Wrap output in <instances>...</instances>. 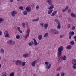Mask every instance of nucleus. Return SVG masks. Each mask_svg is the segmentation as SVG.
Segmentation results:
<instances>
[{"mask_svg": "<svg viewBox=\"0 0 76 76\" xmlns=\"http://www.w3.org/2000/svg\"><path fill=\"white\" fill-rule=\"evenodd\" d=\"M70 44L71 45H74V44H75V42L74 41H72L70 42Z\"/></svg>", "mask_w": 76, "mask_h": 76, "instance_id": "nucleus-33", "label": "nucleus"}, {"mask_svg": "<svg viewBox=\"0 0 76 76\" xmlns=\"http://www.w3.org/2000/svg\"><path fill=\"white\" fill-rule=\"evenodd\" d=\"M10 2H12L13 1V0H10Z\"/></svg>", "mask_w": 76, "mask_h": 76, "instance_id": "nucleus-58", "label": "nucleus"}, {"mask_svg": "<svg viewBox=\"0 0 76 76\" xmlns=\"http://www.w3.org/2000/svg\"><path fill=\"white\" fill-rule=\"evenodd\" d=\"M62 59L63 60H66L67 58L66 57V56L64 55L63 56V57H61Z\"/></svg>", "mask_w": 76, "mask_h": 76, "instance_id": "nucleus-18", "label": "nucleus"}, {"mask_svg": "<svg viewBox=\"0 0 76 76\" xmlns=\"http://www.w3.org/2000/svg\"><path fill=\"white\" fill-rule=\"evenodd\" d=\"M57 28H58V29H60V28H61V25H60V23H58L57 26Z\"/></svg>", "mask_w": 76, "mask_h": 76, "instance_id": "nucleus-26", "label": "nucleus"}, {"mask_svg": "<svg viewBox=\"0 0 76 76\" xmlns=\"http://www.w3.org/2000/svg\"><path fill=\"white\" fill-rule=\"evenodd\" d=\"M2 75L3 76H6V72H4L2 73Z\"/></svg>", "mask_w": 76, "mask_h": 76, "instance_id": "nucleus-38", "label": "nucleus"}, {"mask_svg": "<svg viewBox=\"0 0 76 76\" xmlns=\"http://www.w3.org/2000/svg\"><path fill=\"white\" fill-rule=\"evenodd\" d=\"M26 9L27 12H30V10L31 9V7H28L26 8Z\"/></svg>", "mask_w": 76, "mask_h": 76, "instance_id": "nucleus-13", "label": "nucleus"}, {"mask_svg": "<svg viewBox=\"0 0 76 76\" xmlns=\"http://www.w3.org/2000/svg\"><path fill=\"white\" fill-rule=\"evenodd\" d=\"M72 64H76V60L75 59H73L72 60Z\"/></svg>", "mask_w": 76, "mask_h": 76, "instance_id": "nucleus-9", "label": "nucleus"}, {"mask_svg": "<svg viewBox=\"0 0 76 76\" xmlns=\"http://www.w3.org/2000/svg\"><path fill=\"white\" fill-rule=\"evenodd\" d=\"M60 76V74L59 73H58L57 74V76Z\"/></svg>", "mask_w": 76, "mask_h": 76, "instance_id": "nucleus-56", "label": "nucleus"}, {"mask_svg": "<svg viewBox=\"0 0 76 76\" xmlns=\"http://www.w3.org/2000/svg\"><path fill=\"white\" fill-rule=\"evenodd\" d=\"M75 34V32H74L73 31H70L69 33V34L70 35H71L72 36H73Z\"/></svg>", "mask_w": 76, "mask_h": 76, "instance_id": "nucleus-22", "label": "nucleus"}, {"mask_svg": "<svg viewBox=\"0 0 76 76\" xmlns=\"http://www.w3.org/2000/svg\"><path fill=\"white\" fill-rule=\"evenodd\" d=\"M33 76H37V75H36V74H34L33 75Z\"/></svg>", "mask_w": 76, "mask_h": 76, "instance_id": "nucleus-57", "label": "nucleus"}, {"mask_svg": "<svg viewBox=\"0 0 76 76\" xmlns=\"http://www.w3.org/2000/svg\"><path fill=\"white\" fill-rule=\"evenodd\" d=\"M26 64V62H23L22 63H21V64L23 66H24L25 65V64Z\"/></svg>", "mask_w": 76, "mask_h": 76, "instance_id": "nucleus-34", "label": "nucleus"}, {"mask_svg": "<svg viewBox=\"0 0 76 76\" xmlns=\"http://www.w3.org/2000/svg\"><path fill=\"white\" fill-rule=\"evenodd\" d=\"M1 60V57H0V60Z\"/></svg>", "mask_w": 76, "mask_h": 76, "instance_id": "nucleus-61", "label": "nucleus"}, {"mask_svg": "<svg viewBox=\"0 0 76 76\" xmlns=\"http://www.w3.org/2000/svg\"><path fill=\"white\" fill-rule=\"evenodd\" d=\"M35 63H36V61H33L31 63V64L33 67H35Z\"/></svg>", "mask_w": 76, "mask_h": 76, "instance_id": "nucleus-12", "label": "nucleus"}, {"mask_svg": "<svg viewBox=\"0 0 76 76\" xmlns=\"http://www.w3.org/2000/svg\"><path fill=\"white\" fill-rule=\"evenodd\" d=\"M4 37L5 38H7V37H8V38H10V37L9 34H5L4 35Z\"/></svg>", "mask_w": 76, "mask_h": 76, "instance_id": "nucleus-27", "label": "nucleus"}, {"mask_svg": "<svg viewBox=\"0 0 76 76\" xmlns=\"http://www.w3.org/2000/svg\"><path fill=\"white\" fill-rule=\"evenodd\" d=\"M62 70V68L61 67H59L58 68H57L56 70L57 72H60V71H61Z\"/></svg>", "mask_w": 76, "mask_h": 76, "instance_id": "nucleus-10", "label": "nucleus"}, {"mask_svg": "<svg viewBox=\"0 0 76 76\" xmlns=\"http://www.w3.org/2000/svg\"><path fill=\"white\" fill-rule=\"evenodd\" d=\"M17 0V1H19V0Z\"/></svg>", "mask_w": 76, "mask_h": 76, "instance_id": "nucleus-62", "label": "nucleus"}, {"mask_svg": "<svg viewBox=\"0 0 76 76\" xmlns=\"http://www.w3.org/2000/svg\"><path fill=\"white\" fill-rule=\"evenodd\" d=\"M68 8H69V7L68 6H66V10H67V9H68Z\"/></svg>", "mask_w": 76, "mask_h": 76, "instance_id": "nucleus-53", "label": "nucleus"}, {"mask_svg": "<svg viewBox=\"0 0 76 76\" xmlns=\"http://www.w3.org/2000/svg\"><path fill=\"white\" fill-rule=\"evenodd\" d=\"M19 8L20 10H23V8L22 6L19 7Z\"/></svg>", "mask_w": 76, "mask_h": 76, "instance_id": "nucleus-37", "label": "nucleus"}, {"mask_svg": "<svg viewBox=\"0 0 76 76\" xmlns=\"http://www.w3.org/2000/svg\"><path fill=\"white\" fill-rule=\"evenodd\" d=\"M44 25L45 29H47V27H48V24H45Z\"/></svg>", "mask_w": 76, "mask_h": 76, "instance_id": "nucleus-29", "label": "nucleus"}, {"mask_svg": "<svg viewBox=\"0 0 76 76\" xmlns=\"http://www.w3.org/2000/svg\"><path fill=\"white\" fill-rule=\"evenodd\" d=\"M23 57H24V58H25V57H29V55L28 54V53L24 54L23 55Z\"/></svg>", "mask_w": 76, "mask_h": 76, "instance_id": "nucleus-15", "label": "nucleus"}, {"mask_svg": "<svg viewBox=\"0 0 76 76\" xmlns=\"http://www.w3.org/2000/svg\"><path fill=\"white\" fill-rule=\"evenodd\" d=\"M29 32H30V29H28L26 32V34L27 37L29 36Z\"/></svg>", "mask_w": 76, "mask_h": 76, "instance_id": "nucleus-23", "label": "nucleus"}, {"mask_svg": "<svg viewBox=\"0 0 76 76\" xmlns=\"http://www.w3.org/2000/svg\"><path fill=\"white\" fill-rule=\"evenodd\" d=\"M40 25L42 28H43V27H44V23H43L42 22L41 23Z\"/></svg>", "mask_w": 76, "mask_h": 76, "instance_id": "nucleus-42", "label": "nucleus"}, {"mask_svg": "<svg viewBox=\"0 0 76 76\" xmlns=\"http://www.w3.org/2000/svg\"><path fill=\"white\" fill-rule=\"evenodd\" d=\"M75 26H73L72 28V30L73 31V30H75Z\"/></svg>", "mask_w": 76, "mask_h": 76, "instance_id": "nucleus-47", "label": "nucleus"}, {"mask_svg": "<svg viewBox=\"0 0 76 76\" xmlns=\"http://www.w3.org/2000/svg\"><path fill=\"white\" fill-rule=\"evenodd\" d=\"M48 33H46L44 35V37H48Z\"/></svg>", "mask_w": 76, "mask_h": 76, "instance_id": "nucleus-32", "label": "nucleus"}, {"mask_svg": "<svg viewBox=\"0 0 76 76\" xmlns=\"http://www.w3.org/2000/svg\"><path fill=\"white\" fill-rule=\"evenodd\" d=\"M50 5H51V6L48 8V9L49 10H51V9H53L54 7V6L53 4Z\"/></svg>", "mask_w": 76, "mask_h": 76, "instance_id": "nucleus-8", "label": "nucleus"}, {"mask_svg": "<svg viewBox=\"0 0 76 76\" xmlns=\"http://www.w3.org/2000/svg\"><path fill=\"white\" fill-rule=\"evenodd\" d=\"M17 29L20 33H22V31L20 30V27H17Z\"/></svg>", "mask_w": 76, "mask_h": 76, "instance_id": "nucleus-24", "label": "nucleus"}, {"mask_svg": "<svg viewBox=\"0 0 76 76\" xmlns=\"http://www.w3.org/2000/svg\"><path fill=\"white\" fill-rule=\"evenodd\" d=\"M72 37V36L69 35V39H71V37Z\"/></svg>", "mask_w": 76, "mask_h": 76, "instance_id": "nucleus-50", "label": "nucleus"}, {"mask_svg": "<svg viewBox=\"0 0 76 76\" xmlns=\"http://www.w3.org/2000/svg\"><path fill=\"white\" fill-rule=\"evenodd\" d=\"M74 38L75 39V42H76V36L74 37Z\"/></svg>", "mask_w": 76, "mask_h": 76, "instance_id": "nucleus-52", "label": "nucleus"}, {"mask_svg": "<svg viewBox=\"0 0 76 76\" xmlns=\"http://www.w3.org/2000/svg\"><path fill=\"white\" fill-rule=\"evenodd\" d=\"M36 9L37 10H38V9H39V6L37 5L36 7Z\"/></svg>", "mask_w": 76, "mask_h": 76, "instance_id": "nucleus-43", "label": "nucleus"}, {"mask_svg": "<svg viewBox=\"0 0 76 76\" xmlns=\"http://www.w3.org/2000/svg\"><path fill=\"white\" fill-rule=\"evenodd\" d=\"M61 76H64V73L63 72H61Z\"/></svg>", "mask_w": 76, "mask_h": 76, "instance_id": "nucleus-46", "label": "nucleus"}, {"mask_svg": "<svg viewBox=\"0 0 76 76\" xmlns=\"http://www.w3.org/2000/svg\"><path fill=\"white\" fill-rule=\"evenodd\" d=\"M55 20V22H56L57 23H58V22H59L58 21V20L57 19H56Z\"/></svg>", "mask_w": 76, "mask_h": 76, "instance_id": "nucleus-48", "label": "nucleus"}, {"mask_svg": "<svg viewBox=\"0 0 76 76\" xmlns=\"http://www.w3.org/2000/svg\"><path fill=\"white\" fill-rule=\"evenodd\" d=\"M33 40L34 41V45H38V43L37 42L36 40L34 38L33 39Z\"/></svg>", "mask_w": 76, "mask_h": 76, "instance_id": "nucleus-20", "label": "nucleus"}, {"mask_svg": "<svg viewBox=\"0 0 76 76\" xmlns=\"http://www.w3.org/2000/svg\"><path fill=\"white\" fill-rule=\"evenodd\" d=\"M22 63V61L20 60H18L15 62V64L17 66H20Z\"/></svg>", "mask_w": 76, "mask_h": 76, "instance_id": "nucleus-5", "label": "nucleus"}, {"mask_svg": "<svg viewBox=\"0 0 76 76\" xmlns=\"http://www.w3.org/2000/svg\"><path fill=\"white\" fill-rule=\"evenodd\" d=\"M66 9H64L62 10V11L63 12H66Z\"/></svg>", "mask_w": 76, "mask_h": 76, "instance_id": "nucleus-44", "label": "nucleus"}, {"mask_svg": "<svg viewBox=\"0 0 76 76\" xmlns=\"http://www.w3.org/2000/svg\"><path fill=\"white\" fill-rule=\"evenodd\" d=\"M39 20V18H37L36 19H33L32 20V22H38Z\"/></svg>", "mask_w": 76, "mask_h": 76, "instance_id": "nucleus-11", "label": "nucleus"}, {"mask_svg": "<svg viewBox=\"0 0 76 76\" xmlns=\"http://www.w3.org/2000/svg\"><path fill=\"white\" fill-rule=\"evenodd\" d=\"M7 43L10 45H13L15 44V42L12 40H10L7 41Z\"/></svg>", "mask_w": 76, "mask_h": 76, "instance_id": "nucleus-4", "label": "nucleus"}, {"mask_svg": "<svg viewBox=\"0 0 76 76\" xmlns=\"http://www.w3.org/2000/svg\"><path fill=\"white\" fill-rule=\"evenodd\" d=\"M63 50V46H60L58 49V57H60L62 53V51Z\"/></svg>", "mask_w": 76, "mask_h": 76, "instance_id": "nucleus-1", "label": "nucleus"}, {"mask_svg": "<svg viewBox=\"0 0 76 76\" xmlns=\"http://www.w3.org/2000/svg\"><path fill=\"white\" fill-rule=\"evenodd\" d=\"M16 38L17 39H19V38H20V36H19L18 35H17L16 36Z\"/></svg>", "mask_w": 76, "mask_h": 76, "instance_id": "nucleus-40", "label": "nucleus"}, {"mask_svg": "<svg viewBox=\"0 0 76 76\" xmlns=\"http://www.w3.org/2000/svg\"><path fill=\"white\" fill-rule=\"evenodd\" d=\"M4 21V19L3 18H0V23H2L3 21Z\"/></svg>", "mask_w": 76, "mask_h": 76, "instance_id": "nucleus-31", "label": "nucleus"}, {"mask_svg": "<svg viewBox=\"0 0 76 76\" xmlns=\"http://www.w3.org/2000/svg\"><path fill=\"white\" fill-rule=\"evenodd\" d=\"M33 44H34V42L33 41H31L28 43V45L29 46H31V45H32Z\"/></svg>", "mask_w": 76, "mask_h": 76, "instance_id": "nucleus-28", "label": "nucleus"}, {"mask_svg": "<svg viewBox=\"0 0 76 76\" xmlns=\"http://www.w3.org/2000/svg\"><path fill=\"white\" fill-rule=\"evenodd\" d=\"M71 27V26H70V24L68 25V28H70Z\"/></svg>", "mask_w": 76, "mask_h": 76, "instance_id": "nucleus-49", "label": "nucleus"}, {"mask_svg": "<svg viewBox=\"0 0 76 76\" xmlns=\"http://www.w3.org/2000/svg\"><path fill=\"white\" fill-rule=\"evenodd\" d=\"M53 10H50L48 11V14L49 15H50V14H51L52 12L53 11Z\"/></svg>", "mask_w": 76, "mask_h": 76, "instance_id": "nucleus-21", "label": "nucleus"}, {"mask_svg": "<svg viewBox=\"0 0 76 76\" xmlns=\"http://www.w3.org/2000/svg\"><path fill=\"white\" fill-rule=\"evenodd\" d=\"M63 37V35H60V38H61Z\"/></svg>", "mask_w": 76, "mask_h": 76, "instance_id": "nucleus-54", "label": "nucleus"}, {"mask_svg": "<svg viewBox=\"0 0 76 76\" xmlns=\"http://www.w3.org/2000/svg\"><path fill=\"white\" fill-rule=\"evenodd\" d=\"M61 60H62V58L61 57L59 58L58 59V63H60L61 61Z\"/></svg>", "mask_w": 76, "mask_h": 76, "instance_id": "nucleus-25", "label": "nucleus"}, {"mask_svg": "<svg viewBox=\"0 0 76 76\" xmlns=\"http://www.w3.org/2000/svg\"><path fill=\"white\" fill-rule=\"evenodd\" d=\"M0 52L1 53H2V54H4V49L3 48H1V49Z\"/></svg>", "mask_w": 76, "mask_h": 76, "instance_id": "nucleus-30", "label": "nucleus"}, {"mask_svg": "<svg viewBox=\"0 0 76 76\" xmlns=\"http://www.w3.org/2000/svg\"><path fill=\"white\" fill-rule=\"evenodd\" d=\"M57 12V11H55L54 12H53L52 14L51 15V16H54V15L56 14V13Z\"/></svg>", "mask_w": 76, "mask_h": 76, "instance_id": "nucleus-17", "label": "nucleus"}, {"mask_svg": "<svg viewBox=\"0 0 76 76\" xmlns=\"http://www.w3.org/2000/svg\"><path fill=\"white\" fill-rule=\"evenodd\" d=\"M73 65L72 66V67L74 69H76V64H73Z\"/></svg>", "mask_w": 76, "mask_h": 76, "instance_id": "nucleus-35", "label": "nucleus"}, {"mask_svg": "<svg viewBox=\"0 0 76 76\" xmlns=\"http://www.w3.org/2000/svg\"><path fill=\"white\" fill-rule=\"evenodd\" d=\"M38 38L39 40L41 41V39H42V35H40L38 37Z\"/></svg>", "mask_w": 76, "mask_h": 76, "instance_id": "nucleus-16", "label": "nucleus"}, {"mask_svg": "<svg viewBox=\"0 0 76 76\" xmlns=\"http://www.w3.org/2000/svg\"><path fill=\"white\" fill-rule=\"evenodd\" d=\"M71 16H72V17H73V18H75L76 17V14L73 13V12H72L71 13Z\"/></svg>", "mask_w": 76, "mask_h": 76, "instance_id": "nucleus-14", "label": "nucleus"}, {"mask_svg": "<svg viewBox=\"0 0 76 76\" xmlns=\"http://www.w3.org/2000/svg\"><path fill=\"white\" fill-rule=\"evenodd\" d=\"M2 32L1 31H0V36L2 35Z\"/></svg>", "mask_w": 76, "mask_h": 76, "instance_id": "nucleus-51", "label": "nucleus"}, {"mask_svg": "<svg viewBox=\"0 0 76 76\" xmlns=\"http://www.w3.org/2000/svg\"><path fill=\"white\" fill-rule=\"evenodd\" d=\"M45 68L46 69H50L51 67V64H50L48 65L49 63L48 62V61L45 62Z\"/></svg>", "mask_w": 76, "mask_h": 76, "instance_id": "nucleus-2", "label": "nucleus"}, {"mask_svg": "<svg viewBox=\"0 0 76 76\" xmlns=\"http://www.w3.org/2000/svg\"><path fill=\"white\" fill-rule=\"evenodd\" d=\"M1 65L0 64V68H1Z\"/></svg>", "mask_w": 76, "mask_h": 76, "instance_id": "nucleus-59", "label": "nucleus"}, {"mask_svg": "<svg viewBox=\"0 0 76 76\" xmlns=\"http://www.w3.org/2000/svg\"><path fill=\"white\" fill-rule=\"evenodd\" d=\"M23 14L24 15H27V14H28V13L26 11H24L23 12Z\"/></svg>", "mask_w": 76, "mask_h": 76, "instance_id": "nucleus-39", "label": "nucleus"}, {"mask_svg": "<svg viewBox=\"0 0 76 76\" xmlns=\"http://www.w3.org/2000/svg\"><path fill=\"white\" fill-rule=\"evenodd\" d=\"M16 14H17V12H16L15 11H13L11 13L12 16H13V17H15Z\"/></svg>", "mask_w": 76, "mask_h": 76, "instance_id": "nucleus-6", "label": "nucleus"}, {"mask_svg": "<svg viewBox=\"0 0 76 76\" xmlns=\"http://www.w3.org/2000/svg\"><path fill=\"white\" fill-rule=\"evenodd\" d=\"M32 5H33V6H34V4H32Z\"/></svg>", "mask_w": 76, "mask_h": 76, "instance_id": "nucleus-60", "label": "nucleus"}, {"mask_svg": "<svg viewBox=\"0 0 76 76\" xmlns=\"http://www.w3.org/2000/svg\"><path fill=\"white\" fill-rule=\"evenodd\" d=\"M50 32L51 34H57L58 33V31L56 30L51 29L50 31Z\"/></svg>", "mask_w": 76, "mask_h": 76, "instance_id": "nucleus-3", "label": "nucleus"}, {"mask_svg": "<svg viewBox=\"0 0 76 76\" xmlns=\"http://www.w3.org/2000/svg\"><path fill=\"white\" fill-rule=\"evenodd\" d=\"M68 12L70 13V12H71V10L69 9Z\"/></svg>", "mask_w": 76, "mask_h": 76, "instance_id": "nucleus-55", "label": "nucleus"}, {"mask_svg": "<svg viewBox=\"0 0 76 76\" xmlns=\"http://www.w3.org/2000/svg\"><path fill=\"white\" fill-rule=\"evenodd\" d=\"M14 74H15V73H14V72H12L11 73L10 76H14Z\"/></svg>", "mask_w": 76, "mask_h": 76, "instance_id": "nucleus-36", "label": "nucleus"}, {"mask_svg": "<svg viewBox=\"0 0 76 76\" xmlns=\"http://www.w3.org/2000/svg\"><path fill=\"white\" fill-rule=\"evenodd\" d=\"M72 48V46L71 45H69L66 47V49L67 50H70Z\"/></svg>", "mask_w": 76, "mask_h": 76, "instance_id": "nucleus-19", "label": "nucleus"}, {"mask_svg": "<svg viewBox=\"0 0 76 76\" xmlns=\"http://www.w3.org/2000/svg\"><path fill=\"white\" fill-rule=\"evenodd\" d=\"M46 2L48 3L49 5H51L53 4V2L51 0H46Z\"/></svg>", "mask_w": 76, "mask_h": 76, "instance_id": "nucleus-7", "label": "nucleus"}, {"mask_svg": "<svg viewBox=\"0 0 76 76\" xmlns=\"http://www.w3.org/2000/svg\"><path fill=\"white\" fill-rule=\"evenodd\" d=\"M5 4H6V2L5 3Z\"/></svg>", "mask_w": 76, "mask_h": 76, "instance_id": "nucleus-63", "label": "nucleus"}, {"mask_svg": "<svg viewBox=\"0 0 76 76\" xmlns=\"http://www.w3.org/2000/svg\"><path fill=\"white\" fill-rule=\"evenodd\" d=\"M22 26H23V27H24V28L25 27V24L24 23H22Z\"/></svg>", "mask_w": 76, "mask_h": 76, "instance_id": "nucleus-45", "label": "nucleus"}, {"mask_svg": "<svg viewBox=\"0 0 76 76\" xmlns=\"http://www.w3.org/2000/svg\"><path fill=\"white\" fill-rule=\"evenodd\" d=\"M8 31H6L4 33V35H6V34H8Z\"/></svg>", "mask_w": 76, "mask_h": 76, "instance_id": "nucleus-41", "label": "nucleus"}]
</instances>
